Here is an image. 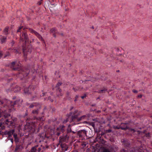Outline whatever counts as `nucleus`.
I'll list each match as a JSON object with an SVG mask.
<instances>
[{"label": "nucleus", "instance_id": "nucleus-8", "mask_svg": "<svg viewBox=\"0 0 152 152\" xmlns=\"http://www.w3.org/2000/svg\"><path fill=\"white\" fill-rule=\"evenodd\" d=\"M77 134L80 139L83 140L86 136V131L85 129L81 130L77 132Z\"/></svg>", "mask_w": 152, "mask_h": 152}, {"label": "nucleus", "instance_id": "nucleus-39", "mask_svg": "<svg viewBox=\"0 0 152 152\" xmlns=\"http://www.w3.org/2000/svg\"><path fill=\"white\" fill-rule=\"evenodd\" d=\"M48 100H50V101L51 102H53V100H52V99H51V98L49 96V97H48Z\"/></svg>", "mask_w": 152, "mask_h": 152}, {"label": "nucleus", "instance_id": "nucleus-51", "mask_svg": "<svg viewBox=\"0 0 152 152\" xmlns=\"http://www.w3.org/2000/svg\"><path fill=\"white\" fill-rule=\"evenodd\" d=\"M78 98V96L76 95L75 97V98H76L77 99Z\"/></svg>", "mask_w": 152, "mask_h": 152}, {"label": "nucleus", "instance_id": "nucleus-16", "mask_svg": "<svg viewBox=\"0 0 152 152\" xmlns=\"http://www.w3.org/2000/svg\"><path fill=\"white\" fill-rule=\"evenodd\" d=\"M9 66H21V64L19 63V62L15 61L10 63Z\"/></svg>", "mask_w": 152, "mask_h": 152}, {"label": "nucleus", "instance_id": "nucleus-47", "mask_svg": "<svg viewBox=\"0 0 152 152\" xmlns=\"http://www.w3.org/2000/svg\"><path fill=\"white\" fill-rule=\"evenodd\" d=\"M85 96H81V98L82 99H83L85 97Z\"/></svg>", "mask_w": 152, "mask_h": 152}, {"label": "nucleus", "instance_id": "nucleus-19", "mask_svg": "<svg viewBox=\"0 0 152 152\" xmlns=\"http://www.w3.org/2000/svg\"><path fill=\"white\" fill-rule=\"evenodd\" d=\"M123 144L124 145V146L126 147H129L130 145L129 142L124 139L122 141Z\"/></svg>", "mask_w": 152, "mask_h": 152}, {"label": "nucleus", "instance_id": "nucleus-40", "mask_svg": "<svg viewBox=\"0 0 152 152\" xmlns=\"http://www.w3.org/2000/svg\"><path fill=\"white\" fill-rule=\"evenodd\" d=\"M146 136L147 137H149L150 136L149 134V133L146 134Z\"/></svg>", "mask_w": 152, "mask_h": 152}, {"label": "nucleus", "instance_id": "nucleus-55", "mask_svg": "<svg viewBox=\"0 0 152 152\" xmlns=\"http://www.w3.org/2000/svg\"><path fill=\"white\" fill-rule=\"evenodd\" d=\"M119 61H120L121 62H122V60H120Z\"/></svg>", "mask_w": 152, "mask_h": 152}, {"label": "nucleus", "instance_id": "nucleus-56", "mask_svg": "<svg viewBox=\"0 0 152 152\" xmlns=\"http://www.w3.org/2000/svg\"><path fill=\"white\" fill-rule=\"evenodd\" d=\"M41 4V2H39V5H40Z\"/></svg>", "mask_w": 152, "mask_h": 152}, {"label": "nucleus", "instance_id": "nucleus-34", "mask_svg": "<svg viewBox=\"0 0 152 152\" xmlns=\"http://www.w3.org/2000/svg\"><path fill=\"white\" fill-rule=\"evenodd\" d=\"M15 141V142H19V139L18 137L14 139Z\"/></svg>", "mask_w": 152, "mask_h": 152}, {"label": "nucleus", "instance_id": "nucleus-21", "mask_svg": "<svg viewBox=\"0 0 152 152\" xmlns=\"http://www.w3.org/2000/svg\"><path fill=\"white\" fill-rule=\"evenodd\" d=\"M22 36L23 38H21L20 37V39L22 40V41L23 40V38L24 39V40L25 41V42H26L27 41H28V38L27 36V34L26 33H23L22 34Z\"/></svg>", "mask_w": 152, "mask_h": 152}, {"label": "nucleus", "instance_id": "nucleus-10", "mask_svg": "<svg viewBox=\"0 0 152 152\" xmlns=\"http://www.w3.org/2000/svg\"><path fill=\"white\" fill-rule=\"evenodd\" d=\"M15 132V130L13 129L9 131H6L4 132V134L5 135H8V138L11 141L12 143L13 142V139L12 137V135Z\"/></svg>", "mask_w": 152, "mask_h": 152}, {"label": "nucleus", "instance_id": "nucleus-7", "mask_svg": "<svg viewBox=\"0 0 152 152\" xmlns=\"http://www.w3.org/2000/svg\"><path fill=\"white\" fill-rule=\"evenodd\" d=\"M29 107L30 108L35 107L36 110H34L32 111V113L34 115H37L39 113V109L40 108V105L38 104L33 103L30 105Z\"/></svg>", "mask_w": 152, "mask_h": 152}, {"label": "nucleus", "instance_id": "nucleus-3", "mask_svg": "<svg viewBox=\"0 0 152 152\" xmlns=\"http://www.w3.org/2000/svg\"><path fill=\"white\" fill-rule=\"evenodd\" d=\"M3 114V119L4 118L5 119L4 123L5 124L8 126L10 127L14 126L15 125L14 119H13L10 117L8 118V116L10 115V114L7 113V110H1L0 109V117Z\"/></svg>", "mask_w": 152, "mask_h": 152}, {"label": "nucleus", "instance_id": "nucleus-29", "mask_svg": "<svg viewBox=\"0 0 152 152\" xmlns=\"http://www.w3.org/2000/svg\"><path fill=\"white\" fill-rule=\"evenodd\" d=\"M37 151V149L35 148V147H32L31 151V152H35Z\"/></svg>", "mask_w": 152, "mask_h": 152}, {"label": "nucleus", "instance_id": "nucleus-2", "mask_svg": "<svg viewBox=\"0 0 152 152\" xmlns=\"http://www.w3.org/2000/svg\"><path fill=\"white\" fill-rule=\"evenodd\" d=\"M79 114V112L77 110H75L73 112H70L68 115V116L69 118L71 117L70 121L73 122L74 124H78L80 121L86 117V115H84L78 118Z\"/></svg>", "mask_w": 152, "mask_h": 152}, {"label": "nucleus", "instance_id": "nucleus-41", "mask_svg": "<svg viewBox=\"0 0 152 152\" xmlns=\"http://www.w3.org/2000/svg\"><path fill=\"white\" fill-rule=\"evenodd\" d=\"M133 91L135 93H137V91L136 90H133Z\"/></svg>", "mask_w": 152, "mask_h": 152}, {"label": "nucleus", "instance_id": "nucleus-15", "mask_svg": "<svg viewBox=\"0 0 152 152\" xmlns=\"http://www.w3.org/2000/svg\"><path fill=\"white\" fill-rule=\"evenodd\" d=\"M121 129L122 130H126L128 129V124L121 123L120 125Z\"/></svg>", "mask_w": 152, "mask_h": 152}, {"label": "nucleus", "instance_id": "nucleus-18", "mask_svg": "<svg viewBox=\"0 0 152 152\" xmlns=\"http://www.w3.org/2000/svg\"><path fill=\"white\" fill-rule=\"evenodd\" d=\"M31 31L32 33H34L37 37L39 38V39L42 41H43V39L42 37L37 32L32 29L31 30Z\"/></svg>", "mask_w": 152, "mask_h": 152}, {"label": "nucleus", "instance_id": "nucleus-13", "mask_svg": "<svg viewBox=\"0 0 152 152\" xmlns=\"http://www.w3.org/2000/svg\"><path fill=\"white\" fill-rule=\"evenodd\" d=\"M114 150V147L112 145H109L107 147L104 148L102 152H112Z\"/></svg>", "mask_w": 152, "mask_h": 152}, {"label": "nucleus", "instance_id": "nucleus-45", "mask_svg": "<svg viewBox=\"0 0 152 152\" xmlns=\"http://www.w3.org/2000/svg\"><path fill=\"white\" fill-rule=\"evenodd\" d=\"M2 54V53L1 52H0V58L1 57Z\"/></svg>", "mask_w": 152, "mask_h": 152}, {"label": "nucleus", "instance_id": "nucleus-22", "mask_svg": "<svg viewBox=\"0 0 152 152\" xmlns=\"http://www.w3.org/2000/svg\"><path fill=\"white\" fill-rule=\"evenodd\" d=\"M136 150H137V152H145L142 146H141L140 147H138Z\"/></svg>", "mask_w": 152, "mask_h": 152}, {"label": "nucleus", "instance_id": "nucleus-20", "mask_svg": "<svg viewBox=\"0 0 152 152\" xmlns=\"http://www.w3.org/2000/svg\"><path fill=\"white\" fill-rule=\"evenodd\" d=\"M23 50L24 56H25V55H26V52H27L29 53H30L31 52V50L29 48L28 49V48L27 49V48H26L25 47H24V46H23Z\"/></svg>", "mask_w": 152, "mask_h": 152}, {"label": "nucleus", "instance_id": "nucleus-32", "mask_svg": "<svg viewBox=\"0 0 152 152\" xmlns=\"http://www.w3.org/2000/svg\"><path fill=\"white\" fill-rule=\"evenodd\" d=\"M56 29L55 28H54L51 29L50 30V31L52 33H53L54 34V33L56 31Z\"/></svg>", "mask_w": 152, "mask_h": 152}, {"label": "nucleus", "instance_id": "nucleus-53", "mask_svg": "<svg viewBox=\"0 0 152 152\" xmlns=\"http://www.w3.org/2000/svg\"><path fill=\"white\" fill-rule=\"evenodd\" d=\"M77 101V99L76 98H75V99L74 100L75 102H76Z\"/></svg>", "mask_w": 152, "mask_h": 152}, {"label": "nucleus", "instance_id": "nucleus-52", "mask_svg": "<svg viewBox=\"0 0 152 152\" xmlns=\"http://www.w3.org/2000/svg\"><path fill=\"white\" fill-rule=\"evenodd\" d=\"M12 79V78H9V79H8V80L10 81V80H11Z\"/></svg>", "mask_w": 152, "mask_h": 152}, {"label": "nucleus", "instance_id": "nucleus-46", "mask_svg": "<svg viewBox=\"0 0 152 152\" xmlns=\"http://www.w3.org/2000/svg\"><path fill=\"white\" fill-rule=\"evenodd\" d=\"M138 97L139 98H141V97H142V95H139L138 96Z\"/></svg>", "mask_w": 152, "mask_h": 152}, {"label": "nucleus", "instance_id": "nucleus-49", "mask_svg": "<svg viewBox=\"0 0 152 152\" xmlns=\"http://www.w3.org/2000/svg\"><path fill=\"white\" fill-rule=\"evenodd\" d=\"M38 146V145H36L35 146H34V147H35V148H37Z\"/></svg>", "mask_w": 152, "mask_h": 152}, {"label": "nucleus", "instance_id": "nucleus-17", "mask_svg": "<svg viewBox=\"0 0 152 152\" xmlns=\"http://www.w3.org/2000/svg\"><path fill=\"white\" fill-rule=\"evenodd\" d=\"M61 146L62 149V151L64 152L67 151L68 147L67 145L62 144L61 145Z\"/></svg>", "mask_w": 152, "mask_h": 152}, {"label": "nucleus", "instance_id": "nucleus-58", "mask_svg": "<svg viewBox=\"0 0 152 152\" xmlns=\"http://www.w3.org/2000/svg\"><path fill=\"white\" fill-rule=\"evenodd\" d=\"M119 70H117V72H119Z\"/></svg>", "mask_w": 152, "mask_h": 152}, {"label": "nucleus", "instance_id": "nucleus-35", "mask_svg": "<svg viewBox=\"0 0 152 152\" xmlns=\"http://www.w3.org/2000/svg\"><path fill=\"white\" fill-rule=\"evenodd\" d=\"M13 137L14 138V139L15 138H17V135L16 134L14 133H14L13 134Z\"/></svg>", "mask_w": 152, "mask_h": 152}, {"label": "nucleus", "instance_id": "nucleus-48", "mask_svg": "<svg viewBox=\"0 0 152 152\" xmlns=\"http://www.w3.org/2000/svg\"><path fill=\"white\" fill-rule=\"evenodd\" d=\"M66 95L67 96H69V93L68 92H67Z\"/></svg>", "mask_w": 152, "mask_h": 152}, {"label": "nucleus", "instance_id": "nucleus-11", "mask_svg": "<svg viewBox=\"0 0 152 152\" xmlns=\"http://www.w3.org/2000/svg\"><path fill=\"white\" fill-rule=\"evenodd\" d=\"M36 87L35 86L30 85L28 88H24V92L25 94H29L31 93L32 91H34Z\"/></svg>", "mask_w": 152, "mask_h": 152}, {"label": "nucleus", "instance_id": "nucleus-14", "mask_svg": "<svg viewBox=\"0 0 152 152\" xmlns=\"http://www.w3.org/2000/svg\"><path fill=\"white\" fill-rule=\"evenodd\" d=\"M61 83L59 82L56 86V94L58 96H62V94L61 93V90L60 89L59 87L60 86L61 84Z\"/></svg>", "mask_w": 152, "mask_h": 152}, {"label": "nucleus", "instance_id": "nucleus-24", "mask_svg": "<svg viewBox=\"0 0 152 152\" xmlns=\"http://www.w3.org/2000/svg\"><path fill=\"white\" fill-rule=\"evenodd\" d=\"M34 119H36L37 120L40 121H42L44 120L43 118L42 117H39L37 118L36 116H34Z\"/></svg>", "mask_w": 152, "mask_h": 152}, {"label": "nucleus", "instance_id": "nucleus-36", "mask_svg": "<svg viewBox=\"0 0 152 152\" xmlns=\"http://www.w3.org/2000/svg\"><path fill=\"white\" fill-rule=\"evenodd\" d=\"M115 129H121V128H120V125L119 126H116L115 127Z\"/></svg>", "mask_w": 152, "mask_h": 152}, {"label": "nucleus", "instance_id": "nucleus-27", "mask_svg": "<svg viewBox=\"0 0 152 152\" xmlns=\"http://www.w3.org/2000/svg\"><path fill=\"white\" fill-rule=\"evenodd\" d=\"M8 29H9V28L7 27L4 30V32L5 34L7 35L8 34Z\"/></svg>", "mask_w": 152, "mask_h": 152}, {"label": "nucleus", "instance_id": "nucleus-43", "mask_svg": "<svg viewBox=\"0 0 152 152\" xmlns=\"http://www.w3.org/2000/svg\"><path fill=\"white\" fill-rule=\"evenodd\" d=\"M41 150L40 148H39L38 150V151L39 152Z\"/></svg>", "mask_w": 152, "mask_h": 152}, {"label": "nucleus", "instance_id": "nucleus-59", "mask_svg": "<svg viewBox=\"0 0 152 152\" xmlns=\"http://www.w3.org/2000/svg\"><path fill=\"white\" fill-rule=\"evenodd\" d=\"M92 28H93V29H94V27H93H93H92Z\"/></svg>", "mask_w": 152, "mask_h": 152}, {"label": "nucleus", "instance_id": "nucleus-50", "mask_svg": "<svg viewBox=\"0 0 152 152\" xmlns=\"http://www.w3.org/2000/svg\"><path fill=\"white\" fill-rule=\"evenodd\" d=\"M68 119L67 118V119L66 120V121H64V123H66V122L67 121H68Z\"/></svg>", "mask_w": 152, "mask_h": 152}, {"label": "nucleus", "instance_id": "nucleus-25", "mask_svg": "<svg viewBox=\"0 0 152 152\" xmlns=\"http://www.w3.org/2000/svg\"><path fill=\"white\" fill-rule=\"evenodd\" d=\"M86 142H82L81 143V148H83L86 147Z\"/></svg>", "mask_w": 152, "mask_h": 152}, {"label": "nucleus", "instance_id": "nucleus-4", "mask_svg": "<svg viewBox=\"0 0 152 152\" xmlns=\"http://www.w3.org/2000/svg\"><path fill=\"white\" fill-rule=\"evenodd\" d=\"M28 118H27V120H26V124L24 126L25 129H28V131H29L31 132L36 133L38 132L40 127L37 128V126L38 124L37 123H35V122H33L31 121L29 122H28L27 121L28 120Z\"/></svg>", "mask_w": 152, "mask_h": 152}, {"label": "nucleus", "instance_id": "nucleus-30", "mask_svg": "<svg viewBox=\"0 0 152 152\" xmlns=\"http://www.w3.org/2000/svg\"><path fill=\"white\" fill-rule=\"evenodd\" d=\"M34 71L33 72V73H38V74L39 73V70H38V69H37V70H36V69H34Z\"/></svg>", "mask_w": 152, "mask_h": 152}, {"label": "nucleus", "instance_id": "nucleus-26", "mask_svg": "<svg viewBox=\"0 0 152 152\" xmlns=\"http://www.w3.org/2000/svg\"><path fill=\"white\" fill-rule=\"evenodd\" d=\"M6 39V38L5 37L3 36L1 37V43H4Z\"/></svg>", "mask_w": 152, "mask_h": 152}, {"label": "nucleus", "instance_id": "nucleus-6", "mask_svg": "<svg viewBox=\"0 0 152 152\" xmlns=\"http://www.w3.org/2000/svg\"><path fill=\"white\" fill-rule=\"evenodd\" d=\"M20 89V88L16 83H14L11 86L10 88L7 90V91L9 92L10 91H13L14 92H17L19 91Z\"/></svg>", "mask_w": 152, "mask_h": 152}, {"label": "nucleus", "instance_id": "nucleus-62", "mask_svg": "<svg viewBox=\"0 0 152 152\" xmlns=\"http://www.w3.org/2000/svg\"><path fill=\"white\" fill-rule=\"evenodd\" d=\"M46 76L45 77V79H46Z\"/></svg>", "mask_w": 152, "mask_h": 152}, {"label": "nucleus", "instance_id": "nucleus-54", "mask_svg": "<svg viewBox=\"0 0 152 152\" xmlns=\"http://www.w3.org/2000/svg\"><path fill=\"white\" fill-rule=\"evenodd\" d=\"M72 152H78V151H73Z\"/></svg>", "mask_w": 152, "mask_h": 152}, {"label": "nucleus", "instance_id": "nucleus-31", "mask_svg": "<svg viewBox=\"0 0 152 152\" xmlns=\"http://www.w3.org/2000/svg\"><path fill=\"white\" fill-rule=\"evenodd\" d=\"M22 67H13V68H14L13 69L14 70H19V69H19V68H22Z\"/></svg>", "mask_w": 152, "mask_h": 152}, {"label": "nucleus", "instance_id": "nucleus-1", "mask_svg": "<svg viewBox=\"0 0 152 152\" xmlns=\"http://www.w3.org/2000/svg\"><path fill=\"white\" fill-rule=\"evenodd\" d=\"M22 102L23 100L22 99H17L16 101H14L13 102L6 99H0V104H4V107H7L8 108L7 110H7V113H8L10 114V115L8 116V118L10 117L13 119H15L14 125L12 126H10V127H8L4 123L5 119L4 118H3V119L2 118L3 116H4L3 114H2L1 116L0 117V118L2 117L1 119L3 120V121H4L3 122L4 124L7 127L10 128H12L15 127V123L17 119L14 118L10 117V112L12 110H15L16 105H17L18 106L20 105ZM2 122H3V121H2Z\"/></svg>", "mask_w": 152, "mask_h": 152}, {"label": "nucleus", "instance_id": "nucleus-38", "mask_svg": "<svg viewBox=\"0 0 152 152\" xmlns=\"http://www.w3.org/2000/svg\"><path fill=\"white\" fill-rule=\"evenodd\" d=\"M23 28L22 26L20 27H19V29L17 31V32H20V30L21 29V28Z\"/></svg>", "mask_w": 152, "mask_h": 152}, {"label": "nucleus", "instance_id": "nucleus-12", "mask_svg": "<svg viewBox=\"0 0 152 152\" xmlns=\"http://www.w3.org/2000/svg\"><path fill=\"white\" fill-rule=\"evenodd\" d=\"M65 127L64 126L62 125L60 126L58 128L56 132V134L57 136H59L61 134L63 133L65 130Z\"/></svg>", "mask_w": 152, "mask_h": 152}, {"label": "nucleus", "instance_id": "nucleus-64", "mask_svg": "<svg viewBox=\"0 0 152 152\" xmlns=\"http://www.w3.org/2000/svg\"><path fill=\"white\" fill-rule=\"evenodd\" d=\"M45 108H44V110L45 109Z\"/></svg>", "mask_w": 152, "mask_h": 152}, {"label": "nucleus", "instance_id": "nucleus-33", "mask_svg": "<svg viewBox=\"0 0 152 152\" xmlns=\"http://www.w3.org/2000/svg\"><path fill=\"white\" fill-rule=\"evenodd\" d=\"M112 130L111 129L106 130L105 131L106 133H109L112 132Z\"/></svg>", "mask_w": 152, "mask_h": 152}, {"label": "nucleus", "instance_id": "nucleus-44", "mask_svg": "<svg viewBox=\"0 0 152 152\" xmlns=\"http://www.w3.org/2000/svg\"><path fill=\"white\" fill-rule=\"evenodd\" d=\"M46 94V93H43L42 94V95L41 96H44L45 95V94Z\"/></svg>", "mask_w": 152, "mask_h": 152}, {"label": "nucleus", "instance_id": "nucleus-5", "mask_svg": "<svg viewBox=\"0 0 152 152\" xmlns=\"http://www.w3.org/2000/svg\"><path fill=\"white\" fill-rule=\"evenodd\" d=\"M21 70L19 71V74L20 75V76H23V78H22L21 79L22 80L25 79L26 80L27 79V76L29 74V71L28 70V69H27L26 70H23V69H20Z\"/></svg>", "mask_w": 152, "mask_h": 152}, {"label": "nucleus", "instance_id": "nucleus-23", "mask_svg": "<svg viewBox=\"0 0 152 152\" xmlns=\"http://www.w3.org/2000/svg\"><path fill=\"white\" fill-rule=\"evenodd\" d=\"M107 90L105 88H104L101 90L99 91L98 92L99 93H104L107 92Z\"/></svg>", "mask_w": 152, "mask_h": 152}, {"label": "nucleus", "instance_id": "nucleus-61", "mask_svg": "<svg viewBox=\"0 0 152 152\" xmlns=\"http://www.w3.org/2000/svg\"><path fill=\"white\" fill-rule=\"evenodd\" d=\"M26 115H27V114L26 113Z\"/></svg>", "mask_w": 152, "mask_h": 152}, {"label": "nucleus", "instance_id": "nucleus-28", "mask_svg": "<svg viewBox=\"0 0 152 152\" xmlns=\"http://www.w3.org/2000/svg\"><path fill=\"white\" fill-rule=\"evenodd\" d=\"M128 129H129V131L132 133H134L136 131L134 129L131 128H129V127H128Z\"/></svg>", "mask_w": 152, "mask_h": 152}, {"label": "nucleus", "instance_id": "nucleus-37", "mask_svg": "<svg viewBox=\"0 0 152 152\" xmlns=\"http://www.w3.org/2000/svg\"><path fill=\"white\" fill-rule=\"evenodd\" d=\"M121 152H127V151L123 149H121Z\"/></svg>", "mask_w": 152, "mask_h": 152}, {"label": "nucleus", "instance_id": "nucleus-9", "mask_svg": "<svg viewBox=\"0 0 152 152\" xmlns=\"http://www.w3.org/2000/svg\"><path fill=\"white\" fill-rule=\"evenodd\" d=\"M72 132L75 133V132L72 131L71 129H68L67 131L66 134H64L62 137H60L61 141L64 142H66L69 138V133L70 132Z\"/></svg>", "mask_w": 152, "mask_h": 152}, {"label": "nucleus", "instance_id": "nucleus-57", "mask_svg": "<svg viewBox=\"0 0 152 152\" xmlns=\"http://www.w3.org/2000/svg\"><path fill=\"white\" fill-rule=\"evenodd\" d=\"M73 107H72V108H71V109H70V110H72L73 109Z\"/></svg>", "mask_w": 152, "mask_h": 152}, {"label": "nucleus", "instance_id": "nucleus-60", "mask_svg": "<svg viewBox=\"0 0 152 152\" xmlns=\"http://www.w3.org/2000/svg\"><path fill=\"white\" fill-rule=\"evenodd\" d=\"M51 94L52 95V93H51Z\"/></svg>", "mask_w": 152, "mask_h": 152}, {"label": "nucleus", "instance_id": "nucleus-63", "mask_svg": "<svg viewBox=\"0 0 152 152\" xmlns=\"http://www.w3.org/2000/svg\"><path fill=\"white\" fill-rule=\"evenodd\" d=\"M100 112V111H99L98 112V113H99V112Z\"/></svg>", "mask_w": 152, "mask_h": 152}, {"label": "nucleus", "instance_id": "nucleus-42", "mask_svg": "<svg viewBox=\"0 0 152 152\" xmlns=\"http://www.w3.org/2000/svg\"><path fill=\"white\" fill-rule=\"evenodd\" d=\"M14 43V42L13 41H12V42L11 43V45L12 46L13 45Z\"/></svg>", "mask_w": 152, "mask_h": 152}]
</instances>
